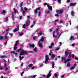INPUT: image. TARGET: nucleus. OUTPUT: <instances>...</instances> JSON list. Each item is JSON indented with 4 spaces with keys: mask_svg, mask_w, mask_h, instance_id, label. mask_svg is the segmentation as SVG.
<instances>
[{
    "mask_svg": "<svg viewBox=\"0 0 78 78\" xmlns=\"http://www.w3.org/2000/svg\"><path fill=\"white\" fill-rule=\"evenodd\" d=\"M76 29H77V30H78V26H77L76 27Z\"/></svg>",
    "mask_w": 78,
    "mask_h": 78,
    "instance_id": "obj_64",
    "label": "nucleus"
},
{
    "mask_svg": "<svg viewBox=\"0 0 78 78\" xmlns=\"http://www.w3.org/2000/svg\"><path fill=\"white\" fill-rule=\"evenodd\" d=\"M47 14H49L50 13V10H48L47 12H46Z\"/></svg>",
    "mask_w": 78,
    "mask_h": 78,
    "instance_id": "obj_48",
    "label": "nucleus"
},
{
    "mask_svg": "<svg viewBox=\"0 0 78 78\" xmlns=\"http://www.w3.org/2000/svg\"><path fill=\"white\" fill-rule=\"evenodd\" d=\"M58 30H59V29H58V28L56 29L55 31H54V33H55V31H56V33H57V34H59V31H58Z\"/></svg>",
    "mask_w": 78,
    "mask_h": 78,
    "instance_id": "obj_17",
    "label": "nucleus"
},
{
    "mask_svg": "<svg viewBox=\"0 0 78 78\" xmlns=\"http://www.w3.org/2000/svg\"><path fill=\"white\" fill-rule=\"evenodd\" d=\"M60 23H64V21L62 20H60Z\"/></svg>",
    "mask_w": 78,
    "mask_h": 78,
    "instance_id": "obj_38",
    "label": "nucleus"
},
{
    "mask_svg": "<svg viewBox=\"0 0 78 78\" xmlns=\"http://www.w3.org/2000/svg\"><path fill=\"white\" fill-rule=\"evenodd\" d=\"M75 68V66H73V67H71L70 68V70H73V69H74Z\"/></svg>",
    "mask_w": 78,
    "mask_h": 78,
    "instance_id": "obj_28",
    "label": "nucleus"
},
{
    "mask_svg": "<svg viewBox=\"0 0 78 78\" xmlns=\"http://www.w3.org/2000/svg\"><path fill=\"white\" fill-rule=\"evenodd\" d=\"M35 68L34 66H33L32 68H31V70H33V69H34Z\"/></svg>",
    "mask_w": 78,
    "mask_h": 78,
    "instance_id": "obj_51",
    "label": "nucleus"
},
{
    "mask_svg": "<svg viewBox=\"0 0 78 78\" xmlns=\"http://www.w3.org/2000/svg\"><path fill=\"white\" fill-rule=\"evenodd\" d=\"M13 62H15V61H16V59L14 58L13 60Z\"/></svg>",
    "mask_w": 78,
    "mask_h": 78,
    "instance_id": "obj_47",
    "label": "nucleus"
},
{
    "mask_svg": "<svg viewBox=\"0 0 78 78\" xmlns=\"http://www.w3.org/2000/svg\"><path fill=\"white\" fill-rule=\"evenodd\" d=\"M59 49H60V48H57L56 49V50H59Z\"/></svg>",
    "mask_w": 78,
    "mask_h": 78,
    "instance_id": "obj_50",
    "label": "nucleus"
},
{
    "mask_svg": "<svg viewBox=\"0 0 78 78\" xmlns=\"http://www.w3.org/2000/svg\"><path fill=\"white\" fill-rule=\"evenodd\" d=\"M74 39V38L73 36H71V37H70L69 40L70 41H72V40H73Z\"/></svg>",
    "mask_w": 78,
    "mask_h": 78,
    "instance_id": "obj_23",
    "label": "nucleus"
},
{
    "mask_svg": "<svg viewBox=\"0 0 78 78\" xmlns=\"http://www.w3.org/2000/svg\"><path fill=\"white\" fill-rule=\"evenodd\" d=\"M33 51L35 52H37V48L35 47L33 49Z\"/></svg>",
    "mask_w": 78,
    "mask_h": 78,
    "instance_id": "obj_20",
    "label": "nucleus"
},
{
    "mask_svg": "<svg viewBox=\"0 0 78 78\" xmlns=\"http://www.w3.org/2000/svg\"><path fill=\"white\" fill-rule=\"evenodd\" d=\"M6 57L4 56H1V58H6Z\"/></svg>",
    "mask_w": 78,
    "mask_h": 78,
    "instance_id": "obj_61",
    "label": "nucleus"
},
{
    "mask_svg": "<svg viewBox=\"0 0 78 78\" xmlns=\"http://www.w3.org/2000/svg\"><path fill=\"white\" fill-rule=\"evenodd\" d=\"M70 56V54L68 57L67 60H66V58L65 57H61V60L62 61H64L65 63H66L69 62V61H71V59L69 58V57Z\"/></svg>",
    "mask_w": 78,
    "mask_h": 78,
    "instance_id": "obj_1",
    "label": "nucleus"
},
{
    "mask_svg": "<svg viewBox=\"0 0 78 78\" xmlns=\"http://www.w3.org/2000/svg\"><path fill=\"white\" fill-rule=\"evenodd\" d=\"M13 10L14 11V12L13 13V14H16V13H18V11H17V9L14 8Z\"/></svg>",
    "mask_w": 78,
    "mask_h": 78,
    "instance_id": "obj_11",
    "label": "nucleus"
},
{
    "mask_svg": "<svg viewBox=\"0 0 78 78\" xmlns=\"http://www.w3.org/2000/svg\"><path fill=\"white\" fill-rule=\"evenodd\" d=\"M22 27L23 28H25V24H23Z\"/></svg>",
    "mask_w": 78,
    "mask_h": 78,
    "instance_id": "obj_37",
    "label": "nucleus"
},
{
    "mask_svg": "<svg viewBox=\"0 0 78 78\" xmlns=\"http://www.w3.org/2000/svg\"><path fill=\"white\" fill-rule=\"evenodd\" d=\"M71 53H72V52H70L69 53V55H70V56L69 57V58H70H70H74V56H75V55L74 54H71Z\"/></svg>",
    "mask_w": 78,
    "mask_h": 78,
    "instance_id": "obj_14",
    "label": "nucleus"
},
{
    "mask_svg": "<svg viewBox=\"0 0 78 78\" xmlns=\"http://www.w3.org/2000/svg\"><path fill=\"white\" fill-rule=\"evenodd\" d=\"M55 56V55L54 54H53L52 55V56H51V59H53V58H54Z\"/></svg>",
    "mask_w": 78,
    "mask_h": 78,
    "instance_id": "obj_18",
    "label": "nucleus"
},
{
    "mask_svg": "<svg viewBox=\"0 0 78 78\" xmlns=\"http://www.w3.org/2000/svg\"><path fill=\"white\" fill-rule=\"evenodd\" d=\"M7 36H8V33H7L5 36L4 39H8Z\"/></svg>",
    "mask_w": 78,
    "mask_h": 78,
    "instance_id": "obj_21",
    "label": "nucleus"
},
{
    "mask_svg": "<svg viewBox=\"0 0 78 78\" xmlns=\"http://www.w3.org/2000/svg\"><path fill=\"white\" fill-rule=\"evenodd\" d=\"M51 46H53L54 45V43H52L51 44Z\"/></svg>",
    "mask_w": 78,
    "mask_h": 78,
    "instance_id": "obj_52",
    "label": "nucleus"
},
{
    "mask_svg": "<svg viewBox=\"0 0 78 78\" xmlns=\"http://www.w3.org/2000/svg\"><path fill=\"white\" fill-rule=\"evenodd\" d=\"M4 38V37L3 36H1L0 37V40H2V39H3Z\"/></svg>",
    "mask_w": 78,
    "mask_h": 78,
    "instance_id": "obj_33",
    "label": "nucleus"
},
{
    "mask_svg": "<svg viewBox=\"0 0 78 78\" xmlns=\"http://www.w3.org/2000/svg\"><path fill=\"white\" fill-rule=\"evenodd\" d=\"M70 62H69L67 65V66H68V67H69V66H70Z\"/></svg>",
    "mask_w": 78,
    "mask_h": 78,
    "instance_id": "obj_41",
    "label": "nucleus"
},
{
    "mask_svg": "<svg viewBox=\"0 0 78 78\" xmlns=\"http://www.w3.org/2000/svg\"><path fill=\"white\" fill-rule=\"evenodd\" d=\"M65 55L66 56H67L68 55V52L67 51H65Z\"/></svg>",
    "mask_w": 78,
    "mask_h": 78,
    "instance_id": "obj_22",
    "label": "nucleus"
},
{
    "mask_svg": "<svg viewBox=\"0 0 78 78\" xmlns=\"http://www.w3.org/2000/svg\"><path fill=\"white\" fill-rule=\"evenodd\" d=\"M37 10H38L39 11L40 10V8H39V7H38L35 10L34 12L36 14H37Z\"/></svg>",
    "mask_w": 78,
    "mask_h": 78,
    "instance_id": "obj_12",
    "label": "nucleus"
},
{
    "mask_svg": "<svg viewBox=\"0 0 78 78\" xmlns=\"http://www.w3.org/2000/svg\"><path fill=\"white\" fill-rule=\"evenodd\" d=\"M9 35L11 36H12V35H13V34L12 33H10L9 34Z\"/></svg>",
    "mask_w": 78,
    "mask_h": 78,
    "instance_id": "obj_58",
    "label": "nucleus"
},
{
    "mask_svg": "<svg viewBox=\"0 0 78 78\" xmlns=\"http://www.w3.org/2000/svg\"><path fill=\"white\" fill-rule=\"evenodd\" d=\"M14 14H13V13L12 14V18L13 19V20H14Z\"/></svg>",
    "mask_w": 78,
    "mask_h": 78,
    "instance_id": "obj_30",
    "label": "nucleus"
},
{
    "mask_svg": "<svg viewBox=\"0 0 78 78\" xmlns=\"http://www.w3.org/2000/svg\"><path fill=\"white\" fill-rule=\"evenodd\" d=\"M2 14H6V10H4L2 12Z\"/></svg>",
    "mask_w": 78,
    "mask_h": 78,
    "instance_id": "obj_24",
    "label": "nucleus"
},
{
    "mask_svg": "<svg viewBox=\"0 0 78 78\" xmlns=\"http://www.w3.org/2000/svg\"><path fill=\"white\" fill-rule=\"evenodd\" d=\"M51 71H50L49 73V74L47 75L46 77L47 78H49V77H50V76H51V74H50V73H51Z\"/></svg>",
    "mask_w": 78,
    "mask_h": 78,
    "instance_id": "obj_10",
    "label": "nucleus"
},
{
    "mask_svg": "<svg viewBox=\"0 0 78 78\" xmlns=\"http://www.w3.org/2000/svg\"><path fill=\"white\" fill-rule=\"evenodd\" d=\"M22 13H23V15H24L25 14V11L23 10V11Z\"/></svg>",
    "mask_w": 78,
    "mask_h": 78,
    "instance_id": "obj_46",
    "label": "nucleus"
},
{
    "mask_svg": "<svg viewBox=\"0 0 78 78\" xmlns=\"http://www.w3.org/2000/svg\"><path fill=\"white\" fill-rule=\"evenodd\" d=\"M36 36H34L33 37V39L34 40H35V39H36Z\"/></svg>",
    "mask_w": 78,
    "mask_h": 78,
    "instance_id": "obj_39",
    "label": "nucleus"
},
{
    "mask_svg": "<svg viewBox=\"0 0 78 78\" xmlns=\"http://www.w3.org/2000/svg\"><path fill=\"white\" fill-rule=\"evenodd\" d=\"M27 20H30L29 19H30V16H27Z\"/></svg>",
    "mask_w": 78,
    "mask_h": 78,
    "instance_id": "obj_32",
    "label": "nucleus"
},
{
    "mask_svg": "<svg viewBox=\"0 0 78 78\" xmlns=\"http://www.w3.org/2000/svg\"><path fill=\"white\" fill-rule=\"evenodd\" d=\"M48 59H49V58H48V55H46L45 57V60L44 62V63H45V64H46V63L48 62Z\"/></svg>",
    "mask_w": 78,
    "mask_h": 78,
    "instance_id": "obj_5",
    "label": "nucleus"
},
{
    "mask_svg": "<svg viewBox=\"0 0 78 78\" xmlns=\"http://www.w3.org/2000/svg\"><path fill=\"white\" fill-rule=\"evenodd\" d=\"M76 5V3H70V5L71 6H75Z\"/></svg>",
    "mask_w": 78,
    "mask_h": 78,
    "instance_id": "obj_9",
    "label": "nucleus"
},
{
    "mask_svg": "<svg viewBox=\"0 0 78 78\" xmlns=\"http://www.w3.org/2000/svg\"><path fill=\"white\" fill-rule=\"evenodd\" d=\"M63 11L64 10L63 9H61L57 11V12L58 14H62V13L63 12Z\"/></svg>",
    "mask_w": 78,
    "mask_h": 78,
    "instance_id": "obj_4",
    "label": "nucleus"
},
{
    "mask_svg": "<svg viewBox=\"0 0 78 78\" xmlns=\"http://www.w3.org/2000/svg\"><path fill=\"white\" fill-rule=\"evenodd\" d=\"M9 70V69H8V67H5V71H7V70Z\"/></svg>",
    "mask_w": 78,
    "mask_h": 78,
    "instance_id": "obj_29",
    "label": "nucleus"
},
{
    "mask_svg": "<svg viewBox=\"0 0 78 78\" xmlns=\"http://www.w3.org/2000/svg\"><path fill=\"white\" fill-rule=\"evenodd\" d=\"M71 16H73L74 14V12H73V11L71 12Z\"/></svg>",
    "mask_w": 78,
    "mask_h": 78,
    "instance_id": "obj_31",
    "label": "nucleus"
},
{
    "mask_svg": "<svg viewBox=\"0 0 78 78\" xmlns=\"http://www.w3.org/2000/svg\"><path fill=\"white\" fill-rule=\"evenodd\" d=\"M52 68L53 69L54 68V66H55V64H54V62H52Z\"/></svg>",
    "mask_w": 78,
    "mask_h": 78,
    "instance_id": "obj_36",
    "label": "nucleus"
},
{
    "mask_svg": "<svg viewBox=\"0 0 78 78\" xmlns=\"http://www.w3.org/2000/svg\"><path fill=\"white\" fill-rule=\"evenodd\" d=\"M24 9H25V11H27V10H28V9H27V7H24Z\"/></svg>",
    "mask_w": 78,
    "mask_h": 78,
    "instance_id": "obj_42",
    "label": "nucleus"
},
{
    "mask_svg": "<svg viewBox=\"0 0 78 78\" xmlns=\"http://www.w3.org/2000/svg\"><path fill=\"white\" fill-rule=\"evenodd\" d=\"M74 59H75L76 60H78V58H77V57H75V58H74Z\"/></svg>",
    "mask_w": 78,
    "mask_h": 78,
    "instance_id": "obj_49",
    "label": "nucleus"
},
{
    "mask_svg": "<svg viewBox=\"0 0 78 78\" xmlns=\"http://www.w3.org/2000/svg\"><path fill=\"white\" fill-rule=\"evenodd\" d=\"M30 25V20H27L26 23V26H29Z\"/></svg>",
    "mask_w": 78,
    "mask_h": 78,
    "instance_id": "obj_6",
    "label": "nucleus"
},
{
    "mask_svg": "<svg viewBox=\"0 0 78 78\" xmlns=\"http://www.w3.org/2000/svg\"><path fill=\"white\" fill-rule=\"evenodd\" d=\"M14 46H15L13 48V49L14 50H17V44H15Z\"/></svg>",
    "mask_w": 78,
    "mask_h": 78,
    "instance_id": "obj_13",
    "label": "nucleus"
},
{
    "mask_svg": "<svg viewBox=\"0 0 78 78\" xmlns=\"http://www.w3.org/2000/svg\"><path fill=\"white\" fill-rule=\"evenodd\" d=\"M23 7H21V11H23Z\"/></svg>",
    "mask_w": 78,
    "mask_h": 78,
    "instance_id": "obj_63",
    "label": "nucleus"
},
{
    "mask_svg": "<svg viewBox=\"0 0 78 78\" xmlns=\"http://www.w3.org/2000/svg\"><path fill=\"white\" fill-rule=\"evenodd\" d=\"M29 46L30 47H32V48H34V44H29Z\"/></svg>",
    "mask_w": 78,
    "mask_h": 78,
    "instance_id": "obj_16",
    "label": "nucleus"
},
{
    "mask_svg": "<svg viewBox=\"0 0 78 78\" xmlns=\"http://www.w3.org/2000/svg\"><path fill=\"white\" fill-rule=\"evenodd\" d=\"M38 45H39V47L40 48H42L43 47V44L42 43H41V42H40V41H39L38 42Z\"/></svg>",
    "mask_w": 78,
    "mask_h": 78,
    "instance_id": "obj_7",
    "label": "nucleus"
},
{
    "mask_svg": "<svg viewBox=\"0 0 78 78\" xmlns=\"http://www.w3.org/2000/svg\"><path fill=\"white\" fill-rule=\"evenodd\" d=\"M54 75L55 77H57V76H58V74H55Z\"/></svg>",
    "mask_w": 78,
    "mask_h": 78,
    "instance_id": "obj_55",
    "label": "nucleus"
},
{
    "mask_svg": "<svg viewBox=\"0 0 78 78\" xmlns=\"http://www.w3.org/2000/svg\"><path fill=\"white\" fill-rule=\"evenodd\" d=\"M45 37H41V39H40V41H40V42H43L44 41V39H45Z\"/></svg>",
    "mask_w": 78,
    "mask_h": 78,
    "instance_id": "obj_15",
    "label": "nucleus"
},
{
    "mask_svg": "<svg viewBox=\"0 0 78 78\" xmlns=\"http://www.w3.org/2000/svg\"><path fill=\"white\" fill-rule=\"evenodd\" d=\"M49 48H52V46H49Z\"/></svg>",
    "mask_w": 78,
    "mask_h": 78,
    "instance_id": "obj_53",
    "label": "nucleus"
},
{
    "mask_svg": "<svg viewBox=\"0 0 78 78\" xmlns=\"http://www.w3.org/2000/svg\"><path fill=\"white\" fill-rule=\"evenodd\" d=\"M33 27H34V24H33L31 26V28H33Z\"/></svg>",
    "mask_w": 78,
    "mask_h": 78,
    "instance_id": "obj_60",
    "label": "nucleus"
},
{
    "mask_svg": "<svg viewBox=\"0 0 78 78\" xmlns=\"http://www.w3.org/2000/svg\"><path fill=\"white\" fill-rule=\"evenodd\" d=\"M64 76H65V75H63L62 76H61V78H63Z\"/></svg>",
    "mask_w": 78,
    "mask_h": 78,
    "instance_id": "obj_62",
    "label": "nucleus"
},
{
    "mask_svg": "<svg viewBox=\"0 0 78 78\" xmlns=\"http://www.w3.org/2000/svg\"><path fill=\"white\" fill-rule=\"evenodd\" d=\"M23 5V2H22L20 4V6L21 7V6H22V5Z\"/></svg>",
    "mask_w": 78,
    "mask_h": 78,
    "instance_id": "obj_43",
    "label": "nucleus"
},
{
    "mask_svg": "<svg viewBox=\"0 0 78 78\" xmlns=\"http://www.w3.org/2000/svg\"><path fill=\"white\" fill-rule=\"evenodd\" d=\"M9 28H8V29H6V32H7V31H9Z\"/></svg>",
    "mask_w": 78,
    "mask_h": 78,
    "instance_id": "obj_44",
    "label": "nucleus"
},
{
    "mask_svg": "<svg viewBox=\"0 0 78 78\" xmlns=\"http://www.w3.org/2000/svg\"><path fill=\"white\" fill-rule=\"evenodd\" d=\"M37 76V75H34L33 76V77H34V78H36V76Z\"/></svg>",
    "mask_w": 78,
    "mask_h": 78,
    "instance_id": "obj_59",
    "label": "nucleus"
},
{
    "mask_svg": "<svg viewBox=\"0 0 78 78\" xmlns=\"http://www.w3.org/2000/svg\"><path fill=\"white\" fill-rule=\"evenodd\" d=\"M70 2V0H67V3H69Z\"/></svg>",
    "mask_w": 78,
    "mask_h": 78,
    "instance_id": "obj_56",
    "label": "nucleus"
},
{
    "mask_svg": "<svg viewBox=\"0 0 78 78\" xmlns=\"http://www.w3.org/2000/svg\"><path fill=\"white\" fill-rule=\"evenodd\" d=\"M41 11H39L38 14V16H40V15H41Z\"/></svg>",
    "mask_w": 78,
    "mask_h": 78,
    "instance_id": "obj_40",
    "label": "nucleus"
},
{
    "mask_svg": "<svg viewBox=\"0 0 78 78\" xmlns=\"http://www.w3.org/2000/svg\"><path fill=\"white\" fill-rule=\"evenodd\" d=\"M32 66H33V64L32 63L29 64L28 65L29 67H32Z\"/></svg>",
    "mask_w": 78,
    "mask_h": 78,
    "instance_id": "obj_25",
    "label": "nucleus"
},
{
    "mask_svg": "<svg viewBox=\"0 0 78 78\" xmlns=\"http://www.w3.org/2000/svg\"><path fill=\"white\" fill-rule=\"evenodd\" d=\"M24 57H21V56H19V58L20 60H22V59H23Z\"/></svg>",
    "mask_w": 78,
    "mask_h": 78,
    "instance_id": "obj_26",
    "label": "nucleus"
},
{
    "mask_svg": "<svg viewBox=\"0 0 78 78\" xmlns=\"http://www.w3.org/2000/svg\"><path fill=\"white\" fill-rule=\"evenodd\" d=\"M47 3H44V5H47L48 7V9H50L51 11L52 10V7L49 4H47Z\"/></svg>",
    "mask_w": 78,
    "mask_h": 78,
    "instance_id": "obj_3",
    "label": "nucleus"
},
{
    "mask_svg": "<svg viewBox=\"0 0 78 78\" xmlns=\"http://www.w3.org/2000/svg\"><path fill=\"white\" fill-rule=\"evenodd\" d=\"M19 41L18 40L16 41V44H16V45H17V44H19Z\"/></svg>",
    "mask_w": 78,
    "mask_h": 78,
    "instance_id": "obj_34",
    "label": "nucleus"
},
{
    "mask_svg": "<svg viewBox=\"0 0 78 78\" xmlns=\"http://www.w3.org/2000/svg\"><path fill=\"white\" fill-rule=\"evenodd\" d=\"M8 20V17H6L5 21V22H7V21Z\"/></svg>",
    "mask_w": 78,
    "mask_h": 78,
    "instance_id": "obj_35",
    "label": "nucleus"
},
{
    "mask_svg": "<svg viewBox=\"0 0 78 78\" xmlns=\"http://www.w3.org/2000/svg\"><path fill=\"white\" fill-rule=\"evenodd\" d=\"M59 16V14H56L55 15V16Z\"/></svg>",
    "mask_w": 78,
    "mask_h": 78,
    "instance_id": "obj_57",
    "label": "nucleus"
},
{
    "mask_svg": "<svg viewBox=\"0 0 78 78\" xmlns=\"http://www.w3.org/2000/svg\"><path fill=\"white\" fill-rule=\"evenodd\" d=\"M42 32H41L39 33V35H42Z\"/></svg>",
    "mask_w": 78,
    "mask_h": 78,
    "instance_id": "obj_45",
    "label": "nucleus"
},
{
    "mask_svg": "<svg viewBox=\"0 0 78 78\" xmlns=\"http://www.w3.org/2000/svg\"><path fill=\"white\" fill-rule=\"evenodd\" d=\"M19 25H18L17 26V28H15L13 30V31L14 32H16V31H19Z\"/></svg>",
    "mask_w": 78,
    "mask_h": 78,
    "instance_id": "obj_8",
    "label": "nucleus"
},
{
    "mask_svg": "<svg viewBox=\"0 0 78 78\" xmlns=\"http://www.w3.org/2000/svg\"><path fill=\"white\" fill-rule=\"evenodd\" d=\"M18 34H19V36H22L23 34V33H20V32H18Z\"/></svg>",
    "mask_w": 78,
    "mask_h": 78,
    "instance_id": "obj_19",
    "label": "nucleus"
},
{
    "mask_svg": "<svg viewBox=\"0 0 78 78\" xmlns=\"http://www.w3.org/2000/svg\"><path fill=\"white\" fill-rule=\"evenodd\" d=\"M11 53H15V52H14V51H11Z\"/></svg>",
    "mask_w": 78,
    "mask_h": 78,
    "instance_id": "obj_54",
    "label": "nucleus"
},
{
    "mask_svg": "<svg viewBox=\"0 0 78 78\" xmlns=\"http://www.w3.org/2000/svg\"><path fill=\"white\" fill-rule=\"evenodd\" d=\"M27 52L25 51V50H22L20 52V55L21 56V55H27Z\"/></svg>",
    "mask_w": 78,
    "mask_h": 78,
    "instance_id": "obj_2",
    "label": "nucleus"
},
{
    "mask_svg": "<svg viewBox=\"0 0 78 78\" xmlns=\"http://www.w3.org/2000/svg\"><path fill=\"white\" fill-rule=\"evenodd\" d=\"M20 50H22V48H20L19 49H17L16 50V52H19V51H20Z\"/></svg>",
    "mask_w": 78,
    "mask_h": 78,
    "instance_id": "obj_27",
    "label": "nucleus"
}]
</instances>
